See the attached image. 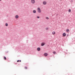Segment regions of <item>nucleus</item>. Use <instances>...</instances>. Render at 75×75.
<instances>
[{"instance_id": "1", "label": "nucleus", "mask_w": 75, "mask_h": 75, "mask_svg": "<svg viewBox=\"0 0 75 75\" xmlns=\"http://www.w3.org/2000/svg\"><path fill=\"white\" fill-rule=\"evenodd\" d=\"M38 12L39 13H41V9L40 8H38Z\"/></svg>"}, {"instance_id": "2", "label": "nucleus", "mask_w": 75, "mask_h": 75, "mask_svg": "<svg viewBox=\"0 0 75 75\" xmlns=\"http://www.w3.org/2000/svg\"><path fill=\"white\" fill-rule=\"evenodd\" d=\"M31 3L32 4H34V3H35V0H31Z\"/></svg>"}, {"instance_id": "3", "label": "nucleus", "mask_w": 75, "mask_h": 75, "mask_svg": "<svg viewBox=\"0 0 75 75\" xmlns=\"http://www.w3.org/2000/svg\"><path fill=\"white\" fill-rule=\"evenodd\" d=\"M43 4L44 5H46V4H47V2H46V1H44L43 2Z\"/></svg>"}, {"instance_id": "4", "label": "nucleus", "mask_w": 75, "mask_h": 75, "mask_svg": "<svg viewBox=\"0 0 75 75\" xmlns=\"http://www.w3.org/2000/svg\"><path fill=\"white\" fill-rule=\"evenodd\" d=\"M45 45V43H44L42 42L41 44V46H44V45Z\"/></svg>"}, {"instance_id": "5", "label": "nucleus", "mask_w": 75, "mask_h": 75, "mask_svg": "<svg viewBox=\"0 0 75 75\" xmlns=\"http://www.w3.org/2000/svg\"><path fill=\"white\" fill-rule=\"evenodd\" d=\"M63 37H65V36H66V33H63Z\"/></svg>"}, {"instance_id": "6", "label": "nucleus", "mask_w": 75, "mask_h": 75, "mask_svg": "<svg viewBox=\"0 0 75 75\" xmlns=\"http://www.w3.org/2000/svg\"><path fill=\"white\" fill-rule=\"evenodd\" d=\"M40 50H41V49L40 47H38L37 49V50L38 51H40Z\"/></svg>"}, {"instance_id": "7", "label": "nucleus", "mask_w": 75, "mask_h": 75, "mask_svg": "<svg viewBox=\"0 0 75 75\" xmlns=\"http://www.w3.org/2000/svg\"><path fill=\"white\" fill-rule=\"evenodd\" d=\"M44 55L46 57L48 55V54H47V53H45L44 54Z\"/></svg>"}, {"instance_id": "8", "label": "nucleus", "mask_w": 75, "mask_h": 75, "mask_svg": "<svg viewBox=\"0 0 75 75\" xmlns=\"http://www.w3.org/2000/svg\"><path fill=\"white\" fill-rule=\"evenodd\" d=\"M52 34H53V35H54V34H55V31H53L52 32Z\"/></svg>"}, {"instance_id": "9", "label": "nucleus", "mask_w": 75, "mask_h": 75, "mask_svg": "<svg viewBox=\"0 0 75 75\" xmlns=\"http://www.w3.org/2000/svg\"><path fill=\"white\" fill-rule=\"evenodd\" d=\"M33 13H36V11L35 10H33Z\"/></svg>"}, {"instance_id": "10", "label": "nucleus", "mask_w": 75, "mask_h": 75, "mask_svg": "<svg viewBox=\"0 0 75 75\" xmlns=\"http://www.w3.org/2000/svg\"><path fill=\"white\" fill-rule=\"evenodd\" d=\"M15 18H18V16L16 15V16H15Z\"/></svg>"}, {"instance_id": "11", "label": "nucleus", "mask_w": 75, "mask_h": 75, "mask_svg": "<svg viewBox=\"0 0 75 75\" xmlns=\"http://www.w3.org/2000/svg\"><path fill=\"white\" fill-rule=\"evenodd\" d=\"M66 31L67 32H69V29H67Z\"/></svg>"}, {"instance_id": "12", "label": "nucleus", "mask_w": 75, "mask_h": 75, "mask_svg": "<svg viewBox=\"0 0 75 75\" xmlns=\"http://www.w3.org/2000/svg\"><path fill=\"white\" fill-rule=\"evenodd\" d=\"M6 26H8V24L7 23H6L5 24Z\"/></svg>"}, {"instance_id": "13", "label": "nucleus", "mask_w": 75, "mask_h": 75, "mask_svg": "<svg viewBox=\"0 0 75 75\" xmlns=\"http://www.w3.org/2000/svg\"><path fill=\"white\" fill-rule=\"evenodd\" d=\"M46 18L47 19V20H48V19H49V18L48 17H46Z\"/></svg>"}, {"instance_id": "14", "label": "nucleus", "mask_w": 75, "mask_h": 75, "mask_svg": "<svg viewBox=\"0 0 75 75\" xmlns=\"http://www.w3.org/2000/svg\"><path fill=\"white\" fill-rule=\"evenodd\" d=\"M6 57H4V59H5V60H6Z\"/></svg>"}, {"instance_id": "15", "label": "nucleus", "mask_w": 75, "mask_h": 75, "mask_svg": "<svg viewBox=\"0 0 75 75\" xmlns=\"http://www.w3.org/2000/svg\"><path fill=\"white\" fill-rule=\"evenodd\" d=\"M53 54H55V53H56V52L54 51L53 52Z\"/></svg>"}, {"instance_id": "16", "label": "nucleus", "mask_w": 75, "mask_h": 75, "mask_svg": "<svg viewBox=\"0 0 75 75\" xmlns=\"http://www.w3.org/2000/svg\"><path fill=\"white\" fill-rule=\"evenodd\" d=\"M69 12H71V9H69Z\"/></svg>"}, {"instance_id": "17", "label": "nucleus", "mask_w": 75, "mask_h": 75, "mask_svg": "<svg viewBox=\"0 0 75 75\" xmlns=\"http://www.w3.org/2000/svg\"><path fill=\"white\" fill-rule=\"evenodd\" d=\"M25 68L26 69H27V67H25Z\"/></svg>"}, {"instance_id": "18", "label": "nucleus", "mask_w": 75, "mask_h": 75, "mask_svg": "<svg viewBox=\"0 0 75 75\" xmlns=\"http://www.w3.org/2000/svg\"><path fill=\"white\" fill-rule=\"evenodd\" d=\"M46 30H48V28H46Z\"/></svg>"}, {"instance_id": "19", "label": "nucleus", "mask_w": 75, "mask_h": 75, "mask_svg": "<svg viewBox=\"0 0 75 75\" xmlns=\"http://www.w3.org/2000/svg\"><path fill=\"white\" fill-rule=\"evenodd\" d=\"M37 18H40V17L37 16Z\"/></svg>"}, {"instance_id": "20", "label": "nucleus", "mask_w": 75, "mask_h": 75, "mask_svg": "<svg viewBox=\"0 0 75 75\" xmlns=\"http://www.w3.org/2000/svg\"><path fill=\"white\" fill-rule=\"evenodd\" d=\"M19 60H18L17 61V62H19Z\"/></svg>"}, {"instance_id": "21", "label": "nucleus", "mask_w": 75, "mask_h": 75, "mask_svg": "<svg viewBox=\"0 0 75 75\" xmlns=\"http://www.w3.org/2000/svg\"><path fill=\"white\" fill-rule=\"evenodd\" d=\"M19 62H21V60H19Z\"/></svg>"}, {"instance_id": "22", "label": "nucleus", "mask_w": 75, "mask_h": 75, "mask_svg": "<svg viewBox=\"0 0 75 75\" xmlns=\"http://www.w3.org/2000/svg\"><path fill=\"white\" fill-rule=\"evenodd\" d=\"M1 1V0H0V1Z\"/></svg>"}, {"instance_id": "23", "label": "nucleus", "mask_w": 75, "mask_h": 75, "mask_svg": "<svg viewBox=\"0 0 75 75\" xmlns=\"http://www.w3.org/2000/svg\"><path fill=\"white\" fill-rule=\"evenodd\" d=\"M67 51H68L67 50Z\"/></svg>"}]
</instances>
